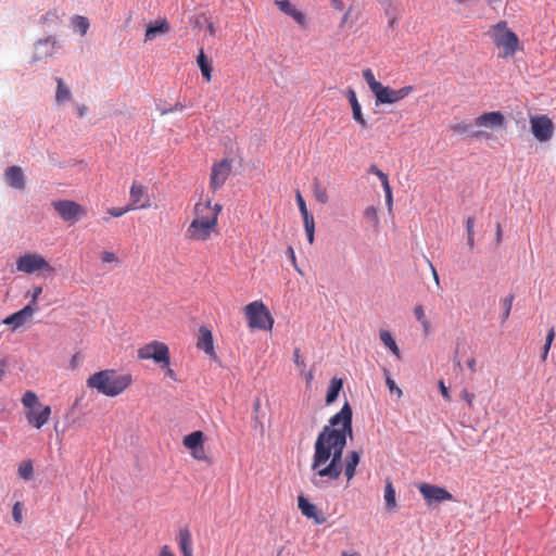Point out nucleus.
Here are the masks:
<instances>
[{
    "label": "nucleus",
    "mask_w": 556,
    "mask_h": 556,
    "mask_svg": "<svg viewBox=\"0 0 556 556\" xmlns=\"http://www.w3.org/2000/svg\"><path fill=\"white\" fill-rule=\"evenodd\" d=\"M352 417V407L346 402L317 435L311 468L318 477L334 481L344 471L346 481L350 482L356 475V467L361 462L359 453L349 452L343 462L346 440L353 438Z\"/></svg>",
    "instance_id": "f257e3e1"
},
{
    "label": "nucleus",
    "mask_w": 556,
    "mask_h": 556,
    "mask_svg": "<svg viewBox=\"0 0 556 556\" xmlns=\"http://www.w3.org/2000/svg\"><path fill=\"white\" fill-rule=\"evenodd\" d=\"M86 383L89 389H94L100 394L115 397L131 386L132 377L129 374H118L114 369H104L90 375Z\"/></svg>",
    "instance_id": "f03ea898"
},
{
    "label": "nucleus",
    "mask_w": 556,
    "mask_h": 556,
    "mask_svg": "<svg viewBox=\"0 0 556 556\" xmlns=\"http://www.w3.org/2000/svg\"><path fill=\"white\" fill-rule=\"evenodd\" d=\"M23 406L28 409L26 419L36 429L42 428L50 419L51 407L39 402L34 391H26L22 397Z\"/></svg>",
    "instance_id": "7ed1b4c3"
},
{
    "label": "nucleus",
    "mask_w": 556,
    "mask_h": 556,
    "mask_svg": "<svg viewBox=\"0 0 556 556\" xmlns=\"http://www.w3.org/2000/svg\"><path fill=\"white\" fill-rule=\"evenodd\" d=\"M493 42L504 49L503 56H513L519 49L520 42L517 35L507 27V23L502 21L493 25L490 29Z\"/></svg>",
    "instance_id": "20e7f679"
},
{
    "label": "nucleus",
    "mask_w": 556,
    "mask_h": 556,
    "mask_svg": "<svg viewBox=\"0 0 556 556\" xmlns=\"http://www.w3.org/2000/svg\"><path fill=\"white\" fill-rule=\"evenodd\" d=\"M244 315L251 329L271 330L274 326V318L262 301L245 305Z\"/></svg>",
    "instance_id": "39448f33"
},
{
    "label": "nucleus",
    "mask_w": 556,
    "mask_h": 556,
    "mask_svg": "<svg viewBox=\"0 0 556 556\" xmlns=\"http://www.w3.org/2000/svg\"><path fill=\"white\" fill-rule=\"evenodd\" d=\"M137 356L141 361L152 359L160 366H167L170 353L164 342L152 341L139 348Z\"/></svg>",
    "instance_id": "423d86ee"
},
{
    "label": "nucleus",
    "mask_w": 556,
    "mask_h": 556,
    "mask_svg": "<svg viewBox=\"0 0 556 556\" xmlns=\"http://www.w3.org/2000/svg\"><path fill=\"white\" fill-rule=\"evenodd\" d=\"M16 269L25 274H33L35 271H54V268L37 253H27L20 256L16 261Z\"/></svg>",
    "instance_id": "0eeeda50"
},
{
    "label": "nucleus",
    "mask_w": 556,
    "mask_h": 556,
    "mask_svg": "<svg viewBox=\"0 0 556 556\" xmlns=\"http://www.w3.org/2000/svg\"><path fill=\"white\" fill-rule=\"evenodd\" d=\"M52 206L64 222L76 223L87 215L85 207L72 200L54 201Z\"/></svg>",
    "instance_id": "6e6552de"
},
{
    "label": "nucleus",
    "mask_w": 556,
    "mask_h": 556,
    "mask_svg": "<svg viewBox=\"0 0 556 556\" xmlns=\"http://www.w3.org/2000/svg\"><path fill=\"white\" fill-rule=\"evenodd\" d=\"M222 211V205L218 203L212 204L211 200L198 202L194 205V222L204 223L217 227L218 215Z\"/></svg>",
    "instance_id": "1a4fd4ad"
},
{
    "label": "nucleus",
    "mask_w": 556,
    "mask_h": 556,
    "mask_svg": "<svg viewBox=\"0 0 556 556\" xmlns=\"http://www.w3.org/2000/svg\"><path fill=\"white\" fill-rule=\"evenodd\" d=\"M413 90V86H405L395 90L382 85L375 94L376 104H393L405 99Z\"/></svg>",
    "instance_id": "9d476101"
},
{
    "label": "nucleus",
    "mask_w": 556,
    "mask_h": 556,
    "mask_svg": "<svg viewBox=\"0 0 556 556\" xmlns=\"http://www.w3.org/2000/svg\"><path fill=\"white\" fill-rule=\"evenodd\" d=\"M531 131L536 140L541 142L548 141L554 131L553 122L546 115H536L530 117Z\"/></svg>",
    "instance_id": "9b49d317"
},
{
    "label": "nucleus",
    "mask_w": 556,
    "mask_h": 556,
    "mask_svg": "<svg viewBox=\"0 0 556 556\" xmlns=\"http://www.w3.org/2000/svg\"><path fill=\"white\" fill-rule=\"evenodd\" d=\"M231 161L224 159L213 164L210 176V188L213 191L220 189L231 174Z\"/></svg>",
    "instance_id": "f8f14e48"
},
{
    "label": "nucleus",
    "mask_w": 556,
    "mask_h": 556,
    "mask_svg": "<svg viewBox=\"0 0 556 556\" xmlns=\"http://www.w3.org/2000/svg\"><path fill=\"white\" fill-rule=\"evenodd\" d=\"M418 490L428 505L454 500L446 489L435 484L421 483L418 485Z\"/></svg>",
    "instance_id": "ddd939ff"
},
{
    "label": "nucleus",
    "mask_w": 556,
    "mask_h": 556,
    "mask_svg": "<svg viewBox=\"0 0 556 556\" xmlns=\"http://www.w3.org/2000/svg\"><path fill=\"white\" fill-rule=\"evenodd\" d=\"M505 116L500 111L485 112L473 119V125L478 127V130L500 129L505 125Z\"/></svg>",
    "instance_id": "4468645a"
},
{
    "label": "nucleus",
    "mask_w": 556,
    "mask_h": 556,
    "mask_svg": "<svg viewBox=\"0 0 556 556\" xmlns=\"http://www.w3.org/2000/svg\"><path fill=\"white\" fill-rule=\"evenodd\" d=\"M127 205L131 211L137 208L146 210L151 206L150 198L140 182H132L129 190V203Z\"/></svg>",
    "instance_id": "2eb2a0df"
},
{
    "label": "nucleus",
    "mask_w": 556,
    "mask_h": 556,
    "mask_svg": "<svg viewBox=\"0 0 556 556\" xmlns=\"http://www.w3.org/2000/svg\"><path fill=\"white\" fill-rule=\"evenodd\" d=\"M216 230L213 225L192 220L186 230V238L193 241H206Z\"/></svg>",
    "instance_id": "dca6fc26"
},
{
    "label": "nucleus",
    "mask_w": 556,
    "mask_h": 556,
    "mask_svg": "<svg viewBox=\"0 0 556 556\" xmlns=\"http://www.w3.org/2000/svg\"><path fill=\"white\" fill-rule=\"evenodd\" d=\"M34 312L35 309L31 306V304H28L18 312L13 313L12 315L4 318L2 320V324L11 326L13 330H16L17 328L25 325L33 317Z\"/></svg>",
    "instance_id": "f3484780"
},
{
    "label": "nucleus",
    "mask_w": 556,
    "mask_h": 556,
    "mask_svg": "<svg viewBox=\"0 0 556 556\" xmlns=\"http://www.w3.org/2000/svg\"><path fill=\"white\" fill-rule=\"evenodd\" d=\"M298 507L301 513L315 521L316 525L326 522V518L316 505L309 503L303 495L298 497Z\"/></svg>",
    "instance_id": "a211bd4d"
},
{
    "label": "nucleus",
    "mask_w": 556,
    "mask_h": 556,
    "mask_svg": "<svg viewBox=\"0 0 556 556\" xmlns=\"http://www.w3.org/2000/svg\"><path fill=\"white\" fill-rule=\"evenodd\" d=\"M7 184L17 190L25 188L24 174L20 166H9L4 173Z\"/></svg>",
    "instance_id": "6ab92c4d"
},
{
    "label": "nucleus",
    "mask_w": 556,
    "mask_h": 556,
    "mask_svg": "<svg viewBox=\"0 0 556 556\" xmlns=\"http://www.w3.org/2000/svg\"><path fill=\"white\" fill-rule=\"evenodd\" d=\"M197 348L204 351L207 355H214V341L212 331L207 327H200L197 341Z\"/></svg>",
    "instance_id": "aec40b11"
},
{
    "label": "nucleus",
    "mask_w": 556,
    "mask_h": 556,
    "mask_svg": "<svg viewBox=\"0 0 556 556\" xmlns=\"http://www.w3.org/2000/svg\"><path fill=\"white\" fill-rule=\"evenodd\" d=\"M275 4L285 14L291 16L299 25L305 26L306 17L289 0H277Z\"/></svg>",
    "instance_id": "412c9836"
},
{
    "label": "nucleus",
    "mask_w": 556,
    "mask_h": 556,
    "mask_svg": "<svg viewBox=\"0 0 556 556\" xmlns=\"http://www.w3.org/2000/svg\"><path fill=\"white\" fill-rule=\"evenodd\" d=\"M451 130L458 135H467L471 138L480 139H489L490 135L483 130H475L470 124L465 122L456 123L450 126Z\"/></svg>",
    "instance_id": "4be33fe9"
},
{
    "label": "nucleus",
    "mask_w": 556,
    "mask_h": 556,
    "mask_svg": "<svg viewBox=\"0 0 556 556\" xmlns=\"http://www.w3.org/2000/svg\"><path fill=\"white\" fill-rule=\"evenodd\" d=\"M348 100L352 108V114H353L354 121L357 122L363 129H366L368 127V124L363 115L362 106L357 100V97H356V93L354 90L350 89L348 91Z\"/></svg>",
    "instance_id": "5701e85b"
},
{
    "label": "nucleus",
    "mask_w": 556,
    "mask_h": 556,
    "mask_svg": "<svg viewBox=\"0 0 556 556\" xmlns=\"http://www.w3.org/2000/svg\"><path fill=\"white\" fill-rule=\"evenodd\" d=\"M178 545L182 556H193L192 534L188 528H181L179 530Z\"/></svg>",
    "instance_id": "b1692460"
},
{
    "label": "nucleus",
    "mask_w": 556,
    "mask_h": 556,
    "mask_svg": "<svg viewBox=\"0 0 556 556\" xmlns=\"http://www.w3.org/2000/svg\"><path fill=\"white\" fill-rule=\"evenodd\" d=\"M169 24L166 20L157 21L154 25H149L146 29V41L153 40L157 36L168 33Z\"/></svg>",
    "instance_id": "393cba45"
},
{
    "label": "nucleus",
    "mask_w": 556,
    "mask_h": 556,
    "mask_svg": "<svg viewBox=\"0 0 556 556\" xmlns=\"http://www.w3.org/2000/svg\"><path fill=\"white\" fill-rule=\"evenodd\" d=\"M384 503L388 511H393L397 507L396 492L391 480L386 481L384 485Z\"/></svg>",
    "instance_id": "a878e982"
},
{
    "label": "nucleus",
    "mask_w": 556,
    "mask_h": 556,
    "mask_svg": "<svg viewBox=\"0 0 556 556\" xmlns=\"http://www.w3.org/2000/svg\"><path fill=\"white\" fill-rule=\"evenodd\" d=\"M197 63H198V65H199V67L201 70V73H202L203 77L207 81H211L212 80L213 67H212L211 61L205 55L203 49H201L200 52H199V55L197 58Z\"/></svg>",
    "instance_id": "bb28decb"
},
{
    "label": "nucleus",
    "mask_w": 556,
    "mask_h": 556,
    "mask_svg": "<svg viewBox=\"0 0 556 556\" xmlns=\"http://www.w3.org/2000/svg\"><path fill=\"white\" fill-rule=\"evenodd\" d=\"M204 443V434L202 431H193L186 435L182 440V444L188 450L200 447Z\"/></svg>",
    "instance_id": "cd10ccee"
},
{
    "label": "nucleus",
    "mask_w": 556,
    "mask_h": 556,
    "mask_svg": "<svg viewBox=\"0 0 556 556\" xmlns=\"http://www.w3.org/2000/svg\"><path fill=\"white\" fill-rule=\"evenodd\" d=\"M343 381L340 378H332L330 381V386L328 388L327 394H326V404L329 405L333 403L340 391L342 390Z\"/></svg>",
    "instance_id": "c85d7f7f"
},
{
    "label": "nucleus",
    "mask_w": 556,
    "mask_h": 556,
    "mask_svg": "<svg viewBox=\"0 0 556 556\" xmlns=\"http://www.w3.org/2000/svg\"><path fill=\"white\" fill-rule=\"evenodd\" d=\"M313 194L320 204H327L329 201L327 188L318 179L314 180Z\"/></svg>",
    "instance_id": "c756f323"
},
{
    "label": "nucleus",
    "mask_w": 556,
    "mask_h": 556,
    "mask_svg": "<svg viewBox=\"0 0 556 556\" xmlns=\"http://www.w3.org/2000/svg\"><path fill=\"white\" fill-rule=\"evenodd\" d=\"M380 340L397 358H401V351L388 330L380 331Z\"/></svg>",
    "instance_id": "7c9ffc66"
},
{
    "label": "nucleus",
    "mask_w": 556,
    "mask_h": 556,
    "mask_svg": "<svg viewBox=\"0 0 556 556\" xmlns=\"http://www.w3.org/2000/svg\"><path fill=\"white\" fill-rule=\"evenodd\" d=\"M253 428L264 431V422H263V415H262V406H261V400L255 399L253 403Z\"/></svg>",
    "instance_id": "2f4dec72"
},
{
    "label": "nucleus",
    "mask_w": 556,
    "mask_h": 556,
    "mask_svg": "<svg viewBox=\"0 0 556 556\" xmlns=\"http://www.w3.org/2000/svg\"><path fill=\"white\" fill-rule=\"evenodd\" d=\"M71 23L74 29L77 30L81 36H85L90 27L88 18L81 15H74L71 20Z\"/></svg>",
    "instance_id": "473e14b6"
},
{
    "label": "nucleus",
    "mask_w": 556,
    "mask_h": 556,
    "mask_svg": "<svg viewBox=\"0 0 556 556\" xmlns=\"http://www.w3.org/2000/svg\"><path fill=\"white\" fill-rule=\"evenodd\" d=\"M56 92H55V100L58 103L65 102L70 100L71 98V90L68 87L64 84L62 78H56Z\"/></svg>",
    "instance_id": "72a5a7b5"
},
{
    "label": "nucleus",
    "mask_w": 556,
    "mask_h": 556,
    "mask_svg": "<svg viewBox=\"0 0 556 556\" xmlns=\"http://www.w3.org/2000/svg\"><path fill=\"white\" fill-rule=\"evenodd\" d=\"M414 315L417 318V320L421 324L424 332L428 334L431 330V324L425 314L422 305H416L414 307Z\"/></svg>",
    "instance_id": "f704fd0d"
},
{
    "label": "nucleus",
    "mask_w": 556,
    "mask_h": 556,
    "mask_svg": "<svg viewBox=\"0 0 556 556\" xmlns=\"http://www.w3.org/2000/svg\"><path fill=\"white\" fill-rule=\"evenodd\" d=\"M303 223L308 242L312 244L315 238V220L313 215H303Z\"/></svg>",
    "instance_id": "c9c22d12"
},
{
    "label": "nucleus",
    "mask_w": 556,
    "mask_h": 556,
    "mask_svg": "<svg viewBox=\"0 0 556 556\" xmlns=\"http://www.w3.org/2000/svg\"><path fill=\"white\" fill-rule=\"evenodd\" d=\"M363 77L371 92L376 94V92L379 90L382 84L375 78V75L370 68H367L363 72Z\"/></svg>",
    "instance_id": "e433bc0d"
},
{
    "label": "nucleus",
    "mask_w": 556,
    "mask_h": 556,
    "mask_svg": "<svg viewBox=\"0 0 556 556\" xmlns=\"http://www.w3.org/2000/svg\"><path fill=\"white\" fill-rule=\"evenodd\" d=\"M18 475L24 480H30L34 475V466L31 460H23L18 465Z\"/></svg>",
    "instance_id": "4c0bfd02"
},
{
    "label": "nucleus",
    "mask_w": 556,
    "mask_h": 556,
    "mask_svg": "<svg viewBox=\"0 0 556 556\" xmlns=\"http://www.w3.org/2000/svg\"><path fill=\"white\" fill-rule=\"evenodd\" d=\"M514 299H515L514 294H509V295L501 299V305L503 307V315H502V323L503 324L508 319V317L510 315V311H511V307H513Z\"/></svg>",
    "instance_id": "58836bf2"
},
{
    "label": "nucleus",
    "mask_w": 556,
    "mask_h": 556,
    "mask_svg": "<svg viewBox=\"0 0 556 556\" xmlns=\"http://www.w3.org/2000/svg\"><path fill=\"white\" fill-rule=\"evenodd\" d=\"M60 21V16L56 12V10H50L45 15L41 16L40 23L48 24V23H55Z\"/></svg>",
    "instance_id": "ea45409f"
},
{
    "label": "nucleus",
    "mask_w": 556,
    "mask_h": 556,
    "mask_svg": "<svg viewBox=\"0 0 556 556\" xmlns=\"http://www.w3.org/2000/svg\"><path fill=\"white\" fill-rule=\"evenodd\" d=\"M191 455L197 460H206L207 456H206V453L204 450V443H202V445H200V447H195V448L191 450Z\"/></svg>",
    "instance_id": "a19ab883"
},
{
    "label": "nucleus",
    "mask_w": 556,
    "mask_h": 556,
    "mask_svg": "<svg viewBox=\"0 0 556 556\" xmlns=\"http://www.w3.org/2000/svg\"><path fill=\"white\" fill-rule=\"evenodd\" d=\"M12 516H13V519L17 522V523H22L23 521V515H22V504L20 502H16L13 506V509H12Z\"/></svg>",
    "instance_id": "79ce46f5"
},
{
    "label": "nucleus",
    "mask_w": 556,
    "mask_h": 556,
    "mask_svg": "<svg viewBox=\"0 0 556 556\" xmlns=\"http://www.w3.org/2000/svg\"><path fill=\"white\" fill-rule=\"evenodd\" d=\"M386 383L391 393L395 392L399 397L402 395V390L396 386L395 381L389 375L386 377Z\"/></svg>",
    "instance_id": "37998d69"
},
{
    "label": "nucleus",
    "mask_w": 556,
    "mask_h": 556,
    "mask_svg": "<svg viewBox=\"0 0 556 556\" xmlns=\"http://www.w3.org/2000/svg\"><path fill=\"white\" fill-rule=\"evenodd\" d=\"M129 211L131 210L126 205L125 207H111L108 210V213L113 217H121Z\"/></svg>",
    "instance_id": "c03bdc74"
},
{
    "label": "nucleus",
    "mask_w": 556,
    "mask_h": 556,
    "mask_svg": "<svg viewBox=\"0 0 556 556\" xmlns=\"http://www.w3.org/2000/svg\"><path fill=\"white\" fill-rule=\"evenodd\" d=\"M460 396L464 401H466L469 408L473 407V400H475L473 393L469 392L467 389H464L460 393Z\"/></svg>",
    "instance_id": "a18cd8bd"
},
{
    "label": "nucleus",
    "mask_w": 556,
    "mask_h": 556,
    "mask_svg": "<svg viewBox=\"0 0 556 556\" xmlns=\"http://www.w3.org/2000/svg\"><path fill=\"white\" fill-rule=\"evenodd\" d=\"M296 202H298L299 210H300L302 216L309 214V212L307 211L305 201H304L302 194L300 193V191L296 192Z\"/></svg>",
    "instance_id": "49530a36"
},
{
    "label": "nucleus",
    "mask_w": 556,
    "mask_h": 556,
    "mask_svg": "<svg viewBox=\"0 0 556 556\" xmlns=\"http://www.w3.org/2000/svg\"><path fill=\"white\" fill-rule=\"evenodd\" d=\"M287 254H288V256H289V258H290V261H291V263H292V265H293L294 269H295L299 274L303 275V271H302V270L300 269V267L298 266L296 257H295V253H294V250H293V248H292V247H289V248H288V250H287Z\"/></svg>",
    "instance_id": "de8ad7c7"
},
{
    "label": "nucleus",
    "mask_w": 556,
    "mask_h": 556,
    "mask_svg": "<svg viewBox=\"0 0 556 556\" xmlns=\"http://www.w3.org/2000/svg\"><path fill=\"white\" fill-rule=\"evenodd\" d=\"M101 260L103 263H114L117 262V257L113 252L103 251L101 253Z\"/></svg>",
    "instance_id": "09e8293b"
},
{
    "label": "nucleus",
    "mask_w": 556,
    "mask_h": 556,
    "mask_svg": "<svg viewBox=\"0 0 556 556\" xmlns=\"http://www.w3.org/2000/svg\"><path fill=\"white\" fill-rule=\"evenodd\" d=\"M369 172L371 174L376 175L380 179L381 182L389 179L388 175L384 174L382 170H380L376 165H371L369 168Z\"/></svg>",
    "instance_id": "8fccbe9b"
},
{
    "label": "nucleus",
    "mask_w": 556,
    "mask_h": 556,
    "mask_svg": "<svg viewBox=\"0 0 556 556\" xmlns=\"http://www.w3.org/2000/svg\"><path fill=\"white\" fill-rule=\"evenodd\" d=\"M161 367L165 370L166 377H168L173 381H177V375L174 371V369H172V367H170V358L168 359L167 366H161Z\"/></svg>",
    "instance_id": "3c124183"
},
{
    "label": "nucleus",
    "mask_w": 556,
    "mask_h": 556,
    "mask_svg": "<svg viewBox=\"0 0 556 556\" xmlns=\"http://www.w3.org/2000/svg\"><path fill=\"white\" fill-rule=\"evenodd\" d=\"M364 215L365 217L367 218H371L374 220H378V214H377V210L374 207V206H369L367 207L365 211H364Z\"/></svg>",
    "instance_id": "603ef678"
},
{
    "label": "nucleus",
    "mask_w": 556,
    "mask_h": 556,
    "mask_svg": "<svg viewBox=\"0 0 556 556\" xmlns=\"http://www.w3.org/2000/svg\"><path fill=\"white\" fill-rule=\"evenodd\" d=\"M475 218L472 216H469L467 219H466V230H467V235H475Z\"/></svg>",
    "instance_id": "864d4df0"
},
{
    "label": "nucleus",
    "mask_w": 556,
    "mask_h": 556,
    "mask_svg": "<svg viewBox=\"0 0 556 556\" xmlns=\"http://www.w3.org/2000/svg\"><path fill=\"white\" fill-rule=\"evenodd\" d=\"M439 388H440V391H441L442 396H443L446 401H450V400H451V394H450L448 389L445 387V384H444V381H443V380H440V381H439Z\"/></svg>",
    "instance_id": "5fc2aeb1"
},
{
    "label": "nucleus",
    "mask_w": 556,
    "mask_h": 556,
    "mask_svg": "<svg viewBox=\"0 0 556 556\" xmlns=\"http://www.w3.org/2000/svg\"><path fill=\"white\" fill-rule=\"evenodd\" d=\"M159 556H176L169 545H163L160 548Z\"/></svg>",
    "instance_id": "6e6d98bb"
},
{
    "label": "nucleus",
    "mask_w": 556,
    "mask_h": 556,
    "mask_svg": "<svg viewBox=\"0 0 556 556\" xmlns=\"http://www.w3.org/2000/svg\"><path fill=\"white\" fill-rule=\"evenodd\" d=\"M293 359H294V363H295L299 367H304V366H305L304 361L301 358L300 350H299V349H295V350H294V352H293Z\"/></svg>",
    "instance_id": "4d7b16f0"
},
{
    "label": "nucleus",
    "mask_w": 556,
    "mask_h": 556,
    "mask_svg": "<svg viewBox=\"0 0 556 556\" xmlns=\"http://www.w3.org/2000/svg\"><path fill=\"white\" fill-rule=\"evenodd\" d=\"M42 292V288L41 287H35L34 290H33V295H31V302L29 304H35L38 296L41 294Z\"/></svg>",
    "instance_id": "13d9d810"
},
{
    "label": "nucleus",
    "mask_w": 556,
    "mask_h": 556,
    "mask_svg": "<svg viewBox=\"0 0 556 556\" xmlns=\"http://www.w3.org/2000/svg\"><path fill=\"white\" fill-rule=\"evenodd\" d=\"M555 338V330L551 328L545 338V344L552 345Z\"/></svg>",
    "instance_id": "bf43d9fd"
},
{
    "label": "nucleus",
    "mask_w": 556,
    "mask_h": 556,
    "mask_svg": "<svg viewBox=\"0 0 556 556\" xmlns=\"http://www.w3.org/2000/svg\"><path fill=\"white\" fill-rule=\"evenodd\" d=\"M467 366L468 368L470 369L471 372H476L477 371V361L475 357H470L468 361H467Z\"/></svg>",
    "instance_id": "052dcab7"
},
{
    "label": "nucleus",
    "mask_w": 556,
    "mask_h": 556,
    "mask_svg": "<svg viewBox=\"0 0 556 556\" xmlns=\"http://www.w3.org/2000/svg\"><path fill=\"white\" fill-rule=\"evenodd\" d=\"M429 264H430L431 273H432V276H433V280H434L435 285L439 287L440 286V278H439L438 271H437L435 267L433 266V264L431 262Z\"/></svg>",
    "instance_id": "680f3d73"
},
{
    "label": "nucleus",
    "mask_w": 556,
    "mask_h": 556,
    "mask_svg": "<svg viewBox=\"0 0 556 556\" xmlns=\"http://www.w3.org/2000/svg\"><path fill=\"white\" fill-rule=\"evenodd\" d=\"M386 203H387V206L389 208V211L392 210V206H393V197H392V192L386 194Z\"/></svg>",
    "instance_id": "e2e57ef3"
},
{
    "label": "nucleus",
    "mask_w": 556,
    "mask_h": 556,
    "mask_svg": "<svg viewBox=\"0 0 556 556\" xmlns=\"http://www.w3.org/2000/svg\"><path fill=\"white\" fill-rule=\"evenodd\" d=\"M8 364L5 361H0V380L4 377Z\"/></svg>",
    "instance_id": "0e129e2a"
},
{
    "label": "nucleus",
    "mask_w": 556,
    "mask_h": 556,
    "mask_svg": "<svg viewBox=\"0 0 556 556\" xmlns=\"http://www.w3.org/2000/svg\"><path fill=\"white\" fill-rule=\"evenodd\" d=\"M185 108V105L180 102H177L173 109L168 110V111H163L162 114H166L168 112H173V111H181L182 109Z\"/></svg>",
    "instance_id": "69168bd1"
},
{
    "label": "nucleus",
    "mask_w": 556,
    "mask_h": 556,
    "mask_svg": "<svg viewBox=\"0 0 556 556\" xmlns=\"http://www.w3.org/2000/svg\"><path fill=\"white\" fill-rule=\"evenodd\" d=\"M467 244L470 250L475 248V235H467Z\"/></svg>",
    "instance_id": "338daca9"
},
{
    "label": "nucleus",
    "mask_w": 556,
    "mask_h": 556,
    "mask_svg": "<svg viewBox=\"0 0 556 556\" xmlns=\"http://www.w3.org/2000/svg\"><path fill=\"white\" fill-rule=\"evenodd\" d=\"M382 187H383V190H384V193L388 194L390 192H392V189H391V186L389 184V179L384 180L381 182Z\"/></svg>",
    "instance_id": "774afa93"
}]
</instances>
